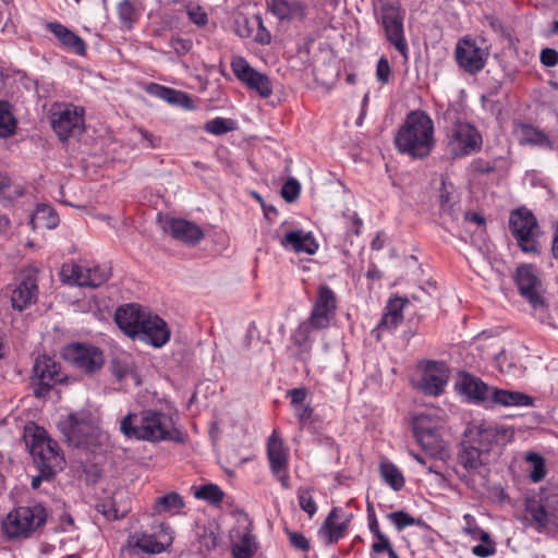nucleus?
<instances>
[{
  "label": "nucleus",
  "mask_w": 558,
  "mask_h": 558,
  "mask_svg": "<svg viewBox=\"0 0 558 558\" xmlns=\"http://www.w3.org/2000/svg\"><path fill=\"white\" fill-rule=\"evenodd\" d=\"M187 15L190 21H192L197 26H205L208 23L207 13L198 5L189 7Z\"/></svg>",
  "instance_id": "13d9d810"
},
{
  "label": "nucleus",
  "mask_w": 558,
  "mask_h": 558,
  "mask_svg": "<svg viewBox=\"0 0 558 558\" xmlns=\"http://www.w3.org/2000/svg\"><path fill=\"white\" fill-rule=\"evenodd\" d=\"M37 278L34 275H27L12 290L11 305L14 310L22 312L37 301Z\"/></svg>",
  "instance_id": "b1692460"
},
{
  "label": "nucleus",
  "mask_w": 558,
  "mask_h": 558,
  "mask_svg": "<svg viewBox=\"0 0 558 558\" xmlns=\"http://www.w3.org/2000/svg\"><path fill=\"white\" fill-rule=\"evenodd\" d=\"M298 499L300 508L305 511L310 518H313V515L317 511V506L315 500L312 497V493L310 488H299L298 489Z\"/></svg>",
  "instance_id": "de8ad7c7"
},
{
  "label": "nucleus",
  "mask_w": 558,
  "mask_h": 558,
  "mask_svg": "<svg viewBox=\"0 0 558 558\" xmlns=\"http://www.w3.org/2000/svg\"><path fill=\"white\" fill-rule=\"evenodd\" d=\"M268 10L281 21L302 20L305 16V4L299 0H270Z\"/></svg>",
  "instance_id": "a878e982"
},
{
  "label": "nucleus",
  "mask_w": 558,
  "mask_h": 558,
  "mask_svg": "<svg viewBox=\"0 0 558 558\" xmlns=\"http://www.w3.org/2000/svg\"><path fill=\"white\" fill-rule=\"evenodd\" d=\"M61 366L48 355H39L33 365V380H36L34 395L37 398L45 397L51 388L62 383L64 377L61 374Z\"/></svg>",
  "instance_id": "2eb2a0df"
},
{
  "label": "nucleus",
  "mask_w": 558,
  "mask_h": 558,
  "mask_svg": "<svg viewBox=\"0 0 558 558\" xmlns=\"http://www.w3.org/2000/svg\"><path fill=\"white\" fill-rule=\"evenodd\" d=\"M111 275V268L109 266H94L87 267L86 280L87 287L97 288L105 283Z\"/></svg>",
  "instance_id": "79ce46f5"
},
{
  "label": "nucleus",
  "mask_w": 558,
  "mask_h": 558,
  "mask_svg": "<svg viewBox=\"0 0 558 558\" xmlns=\"http://www.w3.org/2000/svg\"><path fill=\"white\" fill-rule=\"evenodd\" d=\"M391 69L386 58H380L377 62L376 76L379 82L386 84L389 82Z\"/></svg>",
  "instance_id": "052dcab7"
},
{
  "label": "nucleus",
  "mask_w": 558,
  "mask_h": 558,
  "mask_svg": "<svg viewBox=\"0 0 558 558\" xmlns=\"http://www.w3.org/2000/svg\"><path fill=\"white\" fill-rule=\"evenodd\" d=\"M118 14L121 22L131 27L132 24L137 20L138 14L135 9V4L132 0H123L118 4Z\"/></svg>",
  "instance_id": "c03bdc74"
},
{
  "label": "nucleus",
  "mask_w": 558,
  "mask_h": 558,
  "mask_svg": "<svg viewBox=\"0 0 558 558\" xmlns=\"http://www.w3.org/2000/svg\"><path fill=\"white\" fill-rule=\"evenodd\" d=\"M519 128L521 132L520 144H530L539 147L551 148V142L549 137L543 131L526 123H520Z\"/></svg>",
  "instance_id": "72a5a7b5"
},
{
  "label": "nucleus",
  "mask_w": 558,
  "mask_h": 558,
  "mask_svg": "<svg viewBox=\"0 0 558 558\" xmlns=\"http://www.w3.org/2000/svg\"><path fill=\"white\" fill-rule=\"evenodd\" d=\"M339 508H332L318 530V535L325 539L326 544L331 545L342 538L348 530L349 520L337 523L339 519Z\"/></svg>",
  "instance_id": "bb28decb"
},
{
  "label": "nucleus",
  "mask_w": 558,
  "mask_h": 558,
  "mask_svg": "<svg viewBox=\"0 0 558 558\" xmlns=\"http://www.w3.org/2000/svg\"><path fill=\"white\" fill-rule=\"evenodd\" d=\"M514 282L520 295L525 299L534 310H544L547 303L543 296V282L538 269L532 264H522L517 267Z\"/></svg>",
  "instance_id": "1a4fd4ad"
},
{
  "label": "nucleus",
  "mask_w": 558,
  "mask_h": 558,
  "mask_svg": "<svg viewBox=\"0 0 558 558\" xmlns=\"http://www.w3.org/2000/svg\"><path fill=\"white\" fill-rule=\"evenodd\" d=\"M39 222H43L44 227L52 229L58 226L59 216L50 206L41 205L31 218V223L34 228Z\"/></svg>",
  "instance_id": "58836bf2"
},
{
  "label": "nucleus",
  "mask_w": 558,
  "mask_h": 558,
  "mask_svg": "<svg viewBox=\"0 0 558 558\" xmlns=\"http://www.w3.org/2000/svg\"><path fill=\"white\" fill-rule=\"evenodd\" d=\"M173 541V532L169 525L157 523L151 525V532H136L129 536L124 547L129 553L138 549L147 554L165 551Z\"/></svg>",
  "instance_id": "6e6552de"
},
{
  "label": "nucleus",
  "mask_w": 558,
  "mask_h": 558,
  "mask_svg": "<svg viewBox=\"0 0 558 558\" xmlns=\"http://www.w3.org/2000/svg\"><path fill=\"white\" fill-rule=\"evenodd\" d=\"M86 274L87 267L68 263L62 266L60 277L64 283L87 287Z\"/></svg>",
  "instance_id": "f704fd0d"
},
{
  "label": "nucleus",
  "mask_w": 558,
  "mask_h": 558,
  "mask_svg": "<svg viewBox=\"0 0 558 558\" xmlns=\"http://www.w3.org/2000/svg\"><path fill=\"white\" fill-rule=\"evenodd\" d=\"M280 244L283 247H290L296 253L315 254L318 244L311 233H304L302 230L290 231L281 239Z\"/></svg>",
  "instance_id": "cd10ccee"
},
{
  "label": "nucleus",
  "mask_w": 558,
  "mask_h": 558,
  "mask_svg": "<svg viewBox=\"0 0 558 558\" xmlns=\"http://www.w3.org/2000/svg\"><path fill=\"white\" fill-rule=\"evenodd\" d=\"M482 145V136L469 123L458 122L453 125L448 141L450 153L454 157L470 155L480 150Z\"/></svg>",
  "instance_id": "a211bd4d"
},
{
  "label": "nucleus",
  "mask_w": 558,
  "mask_h": 558,
  "mask_svg": "<svg viewBox=\"0 0 558 558\" xmlns=\"http://www.w3.org/2000/svg\"><path fill=\"white\" fill-rule=\"evenodd\" d=\"M17 121L12 112V106L7 100H0V137L7 138L15 133Z\"/></svg>",
  "instance_id": "c9c22d12"
},
{
  "label": "nucleus",
  "mask_w": 558,
  "mask_h": 558,
  "mask_svg": "<svg viewBox=\"0 0 558 558\" xmlns=\"http://www.w3.org/2000/svg\"><path fill=\"white\" fill-rule=\"evenodd\" d=\"M541 62L546 66H555L558 64V51L553 48H544L541 51Z\"/></svg>",
  "instance_id": "69168bd1"
},
{
  "label": "nucleus",
  "mask_w": 558,
  "mask_h": 558,
  "mask_svg": "<svg viewBox=\"0 0 558 558\" xmlns=\"http://www.w3.org/2000/svg\"><path fill=\"white\" fill-rule=\"evenodd\" d=\"M38 474L32 480V487L34 489L39 488L43 481H51L56 475V469L51 466H36Z\"/></svg>",
  "instance_id": "6e6d98bb"
},
{
  "label": "nucleus",
  "mask_w": 558,
  "mask_h": 558,
  "mask_svg": "<svg viewBox=\"0 0 558 558\" xmlns=\"http://www.w3.org/2000/svg\"><path fill=\"white\" fill-rule=\"evenodd\" d=\"M417 442L424 451L430 457L445 460L448 457L446 444L439 435V432L421 434L415 436Z\"/></svg>",
  "instance_id": "7c9ffc66"
},
{
  "label": "nucleus",
  "mask_w": 558,
  "mask_h": 558,
  "mask_svg": "<svg viewBox=\"0 0 558 558\" xmlns=\"http://www.w3.org/2000/svg\"><path fill=\"white\" fill-rule=\"evenodd\" d=\"M300 192H301V185L300 183L293 179V178H290L288 179L282 187H281V195L282 197L287 201V202H294L299 195H300Z\"/></svg>",
  "instance_id": "3c124183"
},
{
  "label": "nucleus",
  "mask_w": 558,
  "mask_h": 558,
  "mask_svg": "<svg viewBox=\"0 0 558 558\" xmlns=\"http://www.w3.org/2000/svg\"><path fill=\"white\" fill-rule=\"evenodd\" d=\"M255 26L253 17L248 19L247 16L242 15L235 20V32L242 38H248Z\"/></svg>",
  "instance_id": "864d4df0"
},
{
  "label": "nucleus",
  "mask_w": 558,
  "mask_h": 558,
  "mask_svg": "<svg viewBox=\"0 0 558 558\" xmlns=\"http://www.w3.org/2000/svg\"><path fill=\"white\" fill-rule=\"evenodd\" d=\"M472 553H473V555H475L477 557L486 558V557L495 555L496 545H487V544L475 545L472 548Z\"/></svg>",
  "instance_id": "338daca9"
},
{
  "label": "nucleus",
  "mask_w": 558,
  "mask_h": 558,
  "mask_svg": "<svg viewBox=\"0 0 558 558\" xmlns=\"http://www.w3.org/2000/svg\"><path fill=\"white\" fill-rule=\"evenodd\" d=\"M439 198L441 210L452 216L454 211L453 207L456 205V201L453 199L451 193L446 189V184L444 181Z\"/></svg>",
  "instance_id": "4d7b16f0"
},
{
  "label": "nucleus",
  "mask_w": 558,
  "mask_h": 558,
  "mask_svg": "<svg viewBox=\"0 0 558 558\" xmlns=\"http://www.w3.org/2000/svg\"><path fill=\"white\" fill-rule=\"evenodd\" d=\"M149 90L150 92L155 90L154 93L156 96H158L159 98H161L172 105H175L177 101H179V97L184 98L182 96V92H179V90H175V89H172L169 87H165L161 85H157V84H153L149 87Z\"/></svg>",
  "instance_id": "09e8293b"
},
{
  "label": "nucleus",
  "mask_w": 558,
  "mask_h": 558,
  "mask_svg": "<svg viewBox=\"0 0 558 558\" xmlns=\"http://www.w3.org/2000/svg\"><path fill=\"white\" fill-rule=\"evenodd\" d=\"M449 374V368L444 362H424L421 389L429 396L440 395L448 383Z\"/></svg>",
  "instance_id": "412c9836"
},
{
  "label": "nucleus",
  "mask_w": 558,
  "mask_h": 558,
  "mask_svg": "<svg viewBox=\"0 0 558 558\" xmlns=\"http://www.w3.org/2000/svg\"><path fill=\"white\" fill-rule=\"evenodd\" d=\"M380 475L383 480L396 492H399L404 486V477L400 470L390 462H383L380 464Z\"/></svg>",
  "instance_id": "4c0bfd02"
},
{
  "label": "nucleus",
  "mask_w": 558,
  "mask_h": 558,
  "mask_svg": "<svg viewBox=\"0 0 558 558\" xmlns=\"http://www.w3.org/2000/svg\"><path fill=\"white\" fill-rule=\"evenodd\" d=\"M84 110L73 106L58 107L51 113V126L61 141L84 131Z\"/></svg>",
  "instance_id": "4468645a"
},
{
  "label": "nucleus",
  "mask_w": 558,
  "mask_h": 558,
  "mask_svg": "<svg viewBox=\"0 0 558 558\" xmlns=\"http://www.w3.org/2000/svg\"><path fill=\"white\" fill-rule=\"evenodd\" d=\"M253 22H254V25H256V27L258 28V32L255 36V40L262 45H267L270 43V34L268 31L265 29L264 25H263V20H262V16L260 15H254L253 16Z\"/></svg>",
  "instance_id": "bf43d9fd"
},
{
  "label": "nucleus",
  "mask_w": 558,
  "mask_h": 558,
  "mask_svg": "<svg viewBox=\"0 0 558 558\" xmlns=\"http://www.w3.org/2000/svg\"><path fill=\"white\" fill-rule=\"evenodd\" d=\"M47 520V511L41 505L19 507L10 511L2 521V530L8 538L28 537Z\"/></svg>",
  "instance_id": "423d86ee"
},
{
  "label": "nucleus",
  "mask_w": 558,
  "mask_h": 558,
  "mask_svg": "<svg viewBox=\"0 0 558 558\" xmlns=\"http://www.w3.org/2000/svg\"><path fill=\"white\" fill-rule=\"evenodd\" d=\"M120 432L128 439L149 442L172 441L183 444L186 435L175 426L172 417L161 411L131 412L120 420Z\"/></svg>",
  "instance_id": "f257e3e1"
},
{
  "label": "nucleus",
  "mask_w": 558,
  "mask_h": 558,
  "mask_svg": "<svg viewBox=\"0 0 558 558\" xmlns=\"http://www.w3.org/2000/svg\"><path fill=\"white\" fill-rule=\"evenodd\" d=\"M24 437L36 466L47 465L56 469L60 464L58 445L48 437L44 428L35 427L32 432L26 430Z\"/></svg>",
  "instance_id": "9b49d317"
},
{
  "label": "nucleus",
  "mask_w": 558,
  "mask_h": 558,
  "mask_svg": "<svg viewBox=\"0 0 558 558\" xmlns=\"http://www.w3.org/2000/svg\"><path fill=\"white\" fill-rule=\"evenodd\" d=\"M459 392L475 403H481L487 408L494 405L501 407H531L534 399L519 391H511L490 387L477 377L464 374L457 383Z\"/></svg>",
  "instance_id": "20e7f679"
},
{
  "label": "nucleus",
  "mask_w": 558,
  "mask_h": 558,
  "mask_svg": "<svg viewBox=\"0 0 558 558\" xmlns=\"http://www.w3.org/2000/svg\"><path fill=\"white\" fill-rule=\"evenodd\" d=\"M509 229L518 246L524 253H538L537 236L539 233L537 219L526 207L510 213Z\"/></svg>",
  "instance_id": "0eeeda50"
},
{
  "label": "nucleus",
  "mask_w": 558,
  "mask_h": 558,
  "mask_svg": "<svg viewBox=\"0 0 558 558\" xmlns=\"http://www.w3.org/2000/svg\"><path fill=\"white\" fill-rule=\"evenodd\" d=\"M234 129V122L225 118H215L205 123L204 130L214 135H221Z\"/></svg>",
  "instance_id": "a18cd8bd"
},
{
  "label": "nucleus",
  "mask_w": 558,
  "mask_h": 558,
  "mask_svg": "<svg viewBox=\"0 0 558 558\" xmlns=\"http://www.w3.org/2000/svg\"><path fill=\"white\" fill-rule=\"evenodd\" d=\"M407 298H395L390 300L386 307V313L383 315L378 327H386L388 329L396 328L403 319V308L408 304Z\"/></svg>",
  "instance_id": "2f4dec72"
},
{
  "label": "nucleus",
  "mask_w": 558,
  "mask_h": 558,
  "mask_svg": "<svg viewBox=\"0 0 558 558\" xmlns=\"http://www.w3.org/2000/svg\"><path fill=\"white\" fill-rule=\"evenodd\" d=\"M58 428L70 447L89 448L100 445L101 432L89 411L68 414L59 421Z\"/></svg>",
  "instance_id": "39448f33"
},
{
  "label": "nucleus",
  "mask_w": 558,
  "mask_h": 558,
  "mask_svg": "<svg viewBox=\"0 0 558 558\" xmlns=\"http://www.w3.org/2000/svg\"><path fill=\"white\" fill-rule=\"evenodd\" d=\"M96 509L108 520H119L126 515L130 507L126 501H123V495L116 493L109 499L98 504Z\"/></svg>",
  "instance_id": "c756f323"
},
{
  "label": "nucleus",
  "mask_w": 558,
  "mask_h": 558,
  "mask_svg": "<svg viewBox=\"0 0 558 558\" xmlns=\"http://www.w3.org/2000/svg\"><path fill=\"white\" fill-rule=\"evenodd\" d=\"M114 320L129 337L156 348L162 347L170 338V330L163 319L146 314L134 304L119 307L116 311Z\"/></svg>",
  "instance_id": "7ed1b4c3"
},
{
  "label": "nucleus",
  "mask_w": 558,
  "mask_h": 558,
  "mask_svg": "<svg viewBox=\"0 0 558 558\" xmlns=\"http://www.w3.org/2000/svg\"><path fill=\"white\" fill-rule=\"evenodd\" d=\"M184 507L182 497L174 492L158 497L153 506V514L175 513Z\"/></svg>",
  "instance_id": "473e14b6"
},
{
  "label": "nucleus",
  "mask_w": 558,
  "mask_h": 558,
  "mask_svg": "<svg viewBox=\"0 0 558 558\" xmlns=\"http://www.w3.org/2000/svg\"><path fill=\"white\" fill-rule=\"evenodd\" d=\"M488 54L486 48L480 47L477 43L470 37L461 38L454 50L459 66L470 74H475L483 70Z\"/></svg>",
  "instance_id": "f3484780"
},
{
  "label": "nucleus",
  "mask_w": 558,
  "mask_h": 558,
  "mask_svg": "<svg viewBox=\"0 0 558 558\" xmlns=\"http://www.w3.org/2000/svg\"><path fill=\"white\" fill-rule=\"evenodd\" d=\"M526 460L533 463V470L530 473L531 481L534 483L541 482L546 475L544 459L537 453L530 452Z\"/></svg>",
  "instance_id": "49530a36"
},
{
  "label": "nucleus",
  "mask_w": 558,
  "mask_h": 558,
  "mask_svg": "<svg viewBox=\"0 0 558 558\" xmlns=\"http://www.w3.org/2000/svg\"><path fill=\"white\" fill-rule=\"evenodd\" d=\"M162 229L173 239L190 245L197 244L203 238V230L193 221L167 217L162 221Z\"/></svg>",
  "instance_id": "5701e85b"
},
{
  "label": "nucleus",
  "mask_w": 558,
  "mask_h": 558,
  "mask_svg": "<svg viewBox=\"0 0 558 558\" xmlns=\"http://www.w3.org/2000/svg\"><path fill=\"white\" fill-rule=\"evenodd\" d=\"M289 396L291 397V404L298 405V404H306L305 398H306V389L305 388H294L289 390Z\"/></svg>",
  "instance_id": "774afa93"
},
{
  "label": "nucleus",
  "mask_w": 558,
  "mask_h": 558,
  "mask_svg": "<svg viewBox=\"0 0 558 558\" xmlns=\"http://www.w3.org/2000/svg\"><path fill=\"white\" fill-rule=\"evenodd\" d=\"M62 356L74 368L86 375L95 374L105 364V356L100 349L78 342L68 344L62 351Z\"/></svg>",
  "instance_id": "f8f14e48"
},
{
  "label": "nucleus",
  "mask_w": 558,
  "mask_h": 558,
  "mask_svg": "<svg viewBox=\"0 0 558 558\" xmlns=\"http://www.w3.org/2000/svg\"><path fill=\"white\" fill-rule=\"evenodd\" d=\"M470 439L473 444L489 453L495 447L505 446L514 437V429L493 422L482 421L473 423L469 428Z\"/></svg>",
  "instance_id": "9d476101"
},
{
  "label": "nucleus",
  "mask_w": 558,
  "mask_h": 558,
  "mask_svg": "<svg viewBox=\"0 0 558 558\" xmlns=\"http://www.w3.org/2000/svg\"><path fill=\"white\" fill-rule=\"evenodd\" d=\"M169 45L180 56L187 53L192 48V41L181 37H171Z\"/></svg>",
  "instance_id": "680f3d73"
},
{
  "label": "nucleus",
  "mask_w": 558,
  "mask_h": 558,
  "mask_svg": "<svg viewBox=\"0 0 558 558\" xmlns=\"http://www.w3.org/2000/svg\"><path fill=\"white\" fill-rule=\"evenodd\" d=\"M301 427L313 423L314 411L308 404L292 405Z\"/></svg>",
  "instance_id": "5fc2aeb1"
},
{
  "label": "nucleus",
  "mask_w": 558,
  "mask_h": 558,
  "mask_svg": "<svg viewBox=\"0 0 558 558\" xmlns=\"http://www.w3.org/2000/svg\"><path fill=\"white\" fill-rule=\"evenodd\" d=\"M194 496L210 504H219L222 501L225 493L216 484H206L197 488Z\"/></svg>",
  "instance_id": "37998d69"
},
{
  "label": "nucleus",
  "mask_w": 558,
  "mask_h": 558,
  "mask_svg": "<svg viewBox=\"0 0 558 558\" xmlns=\"http://www.w3.org/2000/svg\"><path fill=\"white\" fill-rule=\"evenodd\" d=\"M337 299L327 284H320L308 317L313 329H325L336 316Z\"/></svg>",
  "instance_id": "6ab92c4d"
},
{
  "label": "nucleus",
  "mask_w": 558,
  "mask_h": 558,
  "mask_svg": "<svg viewBox=\"0 0 558 558\" xmlns=\"http://www.w3.org/2000/svg\"><path fill=\"white\" fill-rule=\"evenodd\" d=\"M47 29L54 35L59 43L78 56L86 54V44L78 35L58 22H49Z\"/></svg>",
  "instance_id": "393cba45"
},
{
  "label": "nucleus",
  "mask_w": 558,
  "mask_h": 558,
  "mask_svg": "<svg viewBox=\"0 0 558 558\" xmlns=\"http://www.w3.org/2000/svg\"><path fill=\"white\" fill-rule=\"evenodd\" d=\"M257 550L255 537L250 533H244L240 541L232 545V555L234 558H252Z\"/></svg>",
  "instance_id": "e433bc0d"
},
{
  "label": "nucleus",
  "mask_w": 558,
  "mask_h": 558,
  "mask_svg": "<svg viewBox=\"0 0 558 558\" xmlns=\"http://www.w3.org/2000/svg\"><path fill=\"white\" fill-rule=\"evenodd\" d=\"M267 458L272 475L281 483L282 488L289 489V451L283 446V441L276 429L272 432L267 441Z\"/></svg>",
  "instance_id": "aec40b11"
},
{
  "label": "nucleus",
  "mask_w": 558,
  "mask_h": 558,
  "mask_svg": "<svg viewBox=\"0 0 558 558\" xmlns=\"http://www.w3.org/2000/svg\"><path fill=\"white\" fill-rule=\"evenodd\" d=\"M524 505L538 532H553L558 527L555 509L547 508L542 495L526 497Z\"/></svg>",
  "instance_id": "4be33fe9"
},
{
  "label": "nucleus",
  "mask_w": 558,
  "mask_h": 558,
  "mask_svg": "<svg viewBox=\"0 0 558 558\" xmlns=\"http://www.w3.org/2000/svg\"><path fill=\"white\" fill-rule=\"evenodd\" d=\"M399 153L413 159H424L436 145L434 122L423 110L410 111L395 135Z\"/></svg>",
  "instance_id": "f03ea898"
},
{
  "label": "nucleus",
  "mask_w": 558,
  "mask_h": 558,
  "mask_svg": "<svg viewBox=\"0 0 558 558\" xmlns=\"http://www.w3.org/2000/svg\"><path fill=\"white\" fill-rule=\"evenodd\" d=\"M313 326L307 318L302 322L294 330L291 340L292 342L304 351H307L311 347V330Z\"/></svg>",
  "instance_id": "a19ab883"
},
{
  "label": "nucleus",
  "mask_w": 558,
  "mask_h": 558,
  "mask_svg": "<svg viewBox=\"0 0 558 558\" xmlns=\"http://www.w3.org/2000/svg\"><path fill=\"white\" fill-rule=\"evenodd\" d=\"M387 518L395 524L398 531L415 524V519L404 511H395L387 514Z\"/></svg>",
  "instance_id": "8fccbe9b"
},
{
  "label": "nucleus",
  "mask_w": 558,
  "mask_h": 558,
  "mask_svg": "<svg viewBox=\"0 0 558 558\" xmlns=\"http://www.w3.org/2000/svg\"><path fill=\"white\" fill-rule=\"evenodd\" d=\"M439 432V421L435 420L428 414L420 413L413 418V433L414 436L421 434H428Z\"/></svg>",
  "instance_id": "ea45409f"
},
{
  "label": "nucleus",
  "mask_w": 558,
  "mask_h": 558,
  "mask_svg": "<svg viewBox=\"0 0 558 558\" xmlns=\"http://www.w3.org/2000/svg\"><path fill=\"white\" fill-rule=\"evenodd\" d=\"M111 372H112V375L118 379V380H123L128 377V375L131 373V367L119 361V360H113L111 362Z\"/></svg>",
  "instance_id": "e2e57ef3"
},
{
  "label": "nucleus",
  "mask_w": 558,
  "mask_h": 558,
  "mask_svg": "<svg viewBox=\"0 0 558 558\" xmlns=\"http://www.w3.org/2000/svg\"><path fill=\"white\" fill-rule=\"evenodd\" d=\"M380 19L387 40L407 59L408 44L403 32L404 14L400 5L381 1Z\"/></svg>",
  "instance_id": "ddd939ff"
},
{
  "label": "nucleus",
  "mask_w": 558,
  "mask_h": 558,
  "mask_svg": "<svg viewBox=\"0 0 558 558\" xmlns=\"http://www.w3.org/2000/svg\"><path fill=\"white\" fill-rule=\"evenodd\" d=\"M286 534L289 537L290 544L293 548L307 551L311 548L310 541L300 532L291 531L290 529H284Z\"/></svg>",
  "instance_id": "603ef678"
},
{
  "label": "nucleus",
  "mask_w": 558,
  "mask_h": 558,
  "mask_svg": "<svg viewBox=\"0 0 558 558\" xmlns=\"http://www.w3.org/2000/svg\"><path fill=\"white\" fill-rule=\"evenodd\" d=\"M485 454L487 453L481 447L473 444L472 439H469V441H464L461 445V449L458 452V463L468 472H472L484 464Z\"/></svg>",
  "instance_id": "c85d7f7f"
},
{
  "label": "nucleus",
  "mask_w": 558,
  "mask_h": 558,
  "mask_svg": "<svg viewBox=\"0 0 558 558\" xmlns=\"http://www.w3.org/2000/svg\"><path fill=\"white\" fill-rule=\"evenodd\" d=\"M231 69L235 77L262 98L272 94V84L266 74L256 71L243 57H233Z\"/></svg>",
  "instance_id": "dca6fc26"
},
{
  "label": "nucleus",
  "mask_w": 558,
  "mask_h": 558,
  "mask_svg": "<svg viewBox=\"0 0 558 558\" xmlns=\"http://www.w3.org/2000/svg\"><path fill=\"white\" fill-rule=\"evenodd\" d=\"M463 520L465 522V526L463 527V532L470 535L472 538L477 539V534L482 530L473 515L466 513L463 515Z\"/></svg>",
  "instance_id": "0e129e2a"
}]
</instances>
